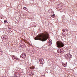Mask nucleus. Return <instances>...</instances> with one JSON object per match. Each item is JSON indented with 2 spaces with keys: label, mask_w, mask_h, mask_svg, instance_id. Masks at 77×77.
<instances>
[{
  "label": "nucleus",
  "mask_w": 77,
  "mask_h": 77,
  "mask_svg": "<svg viewBox=\"0 0 77 77\" xmlns=\"http://www.w3.org/2000/svg\"><path fill=\"white\" fill-rule=\"evenodd\" d=\"M12 59L14 60H19L18 58L14 56H12Z\"/></svg>",
  "instance_id": "nucleus-5"
},
{
  "label": "nucleus",
  "mask_w": 77,
  "mask_h": 77,
  "mask_svg": "<svg viewBox=\"0 0 77 77\" xmlns=\"http://www.w3.org/2000/svg\"><path fill=\"white\" fill-rule=\"evenodd\" d=\"M32 68L33 69H35V67H32Z\"/></svg>",
  "instance_id": "nucleus-19"
},
{
  "label": "nucleus",
  "mask_w": 77,
  "mask_h": 77,
  "mask_svg": "<svg viewBox=\"0 0 77 77\" xmlns=\"http://www.w3.org/2000/svg\"><path fill=\"white\" fill-rule=\"evenodd\" d=\"M30 69H33L32 68V67H30Z\"/></svg>",
  "instance_id": "nucleus-18"
},
{
  "label": "nucleus",
  "mask_w": 77,
  "mask_h": 77,
  "mask_svg": "<svg viewBox=\"0 0 77 77\" xmlns=\"http://www.w3.org/2000/svg\"><path fill=\"white\" fill-rule=\"evenodd\" d=\"M48 38V33L47 32L37 36L35 38V40H39L42 41H45Z\"/></svg>",
  "instance_id": "nucleus-1"
},
{
  "label": "nucleus",
  "mask_w": 77,
  "mask_h": 77,
  "mask_svg": "<svg viewBox=\"0 0 77 77\" xmlns=\"http://www.w3.org/2000/svg\"><path fill=\"white\" fill-rule=\"evenodd\" d=\"M57 51L58 53H61L62 54L64 53V51H62V49H60V48H58V49Z\"/></svg>",
  "instance_id": "nucleus-4"
},
{
  "label": "nucleus",
  "mask_w": 77,
  "mask_h": 77,
  "mask_svg": "<svg viewBox=\"0 0 77 77\" xmlns=\"http://www.w3.org/2000/svg\"><path fill=\"white\" fill-rule=\"evenodd\" d=\"M52 17H53V18H54V17H56V16L55 15V14H53L52 15Z\"/></svg>",
  "instance_id": "nucleus-12"
},
{
  "label": "nucleus",
  "mask_w": 77,
  "mask_h": 77,
  "mask_svg": "<svg viewBox=\"0 0 77 77\" xmlns=\"http://www.w3.org/2000/svg\"><path fill=\"white\" fill-rule=\"evenodd\" d=\"M39 61L40 63H43L44 62V59H41L40 60H39Z\"/></svg>",
  "instance_id": "nucleus-9"
},
{
  "label": "nucleus",
  "mask_w": 77,
  "mask_h": 77,
  "mask_svg": "<svg viewBox=\"0 0 77 77\" xmlns=\"http://www.w3.org/2000/svg\"><path fill=\"white\" fill-rule=\"evenodd\" d=\"M9 31H11H11H12V29L10 28L9 29Z\"/></svg>",
  "instance_id": "nucleus-14"
},
{
  "label": "nucleus",
  "mask_w": 77,
  "mask_h": 77,
  "mask_svg": "<svg viewBox=\"0 0 77 77\" xmlns=\"http://www.w3.org/2000/svg\"><path fill=\"white\" fill-rule=\"evenodd\" d=\"M25 10H26V11H27V8H25Z\"/></svg>",
  "instance_id": "nucleus-16"
},
{
  "label": "nucleus",
  "mask_w": 77,
  "mask_h": 77,
  "mask_svg": "<svg viewBox=\"0 0 77 77\" xmlns=\"http://www.w3.org/2000/svg\"><path fill=\"white\" fill-rule=\"evenodd\" d=\"M57 47H58V48H61V47H63L64 46V44L60 41L57 42Z\"/></svg>",
  "instance_id": "nucleus-2"
},
{
  "label": "nucleus",
  "mask_w": 77,
  "mask_h": 77,
  "mask_svg": "<svg viewBox=\"0 0 77 77\" xmlns=\"http://www.w3.org/2000/svg\"><path fill=\"white\" fill-rule=\"evenodd\" d=\"M66 56L67 57V59H68V57H70V58H71L72 55H71V54H69V55H66Z\"/></svg>",
  "instance_id": "nucleus-8"
},
{
  "label": "nucleus",
  "mask_w": 77,
  "mask_h": 77,
  "mask_svg": "<svg viewBox=\"0 0 77 77\" xmlns=\"http://www.w3.org/2000/svg\"><path fill=\"white\" fill-rule=\"evenodd\" d=\"M45 76L44 75H42L41 76V77H45Z\"/></svg>",
  "instance_id": "nucleus-17"
},
{
  "label": "nucleus",
  "mask_w": 77,
  "mask_h": 77,
  "mask_svg": "<svg viewBox=\"0 0 77 77\" xmlns=\"http://www.w3.org/2000/svg\"><path fill=\"white\" fill-rule=\"evenodd\" d=\"M26 56V55L25 53L22 54L20 56V57L21 58H22L23 59H24L25 58V57Z\"/></svg>",
  "instance_id": "nucleus-6"
},
{
  "label": "nucleus",
  "mask_w": 77,
  "mask_h": 77,
  "mask_svg": "<svg viewBox=\"0 0 77 77\" xmlns=\"http://www.w3.org/2000/svg\"><path fill=\"white\" fill-rule=\"evenodd\" d=\"M0 55H2V54H3V51H2V50L0 49Z\"/></svg>",
  "instance_id": "nucleus-10"
},
{
  "label": "nucleus",
  "mask_w": 77,
  "mask_h": 77,
  "mask_svg": "<svg viewBox=\"0 0 77 77\" xmlns=\"http://www.w3.org/2000/svg\"><path fill=\"white\" fill-rule=\"evenodd\" d=\"M25 2H27V0H24Z\"/></svg>",
  "instance_id": "nucleus-20"
},
{
  "label": "nucleus",
  "mask_w": 77,
  "mask_h": 77,
  "mask_svg": "<svg viewBox=\"0 0 77 77\" xmlns=\"http://www.w3.org/2000/svg\"><path fill=\"white\" fill-rule=\"evenodd\" d=\"M65 31H67V30L65 29H63L62 30V33L63 35H65L64 34V32H65Z\"/></svg>",
  "instance_id": "nucleus-7"
},
{
  "label": "nucleus",
  "mask_w": 77,
  "mask_h": 77,
  "mask_svg": "<svg viewBox=\"0 0 77 77\" xmlns=\"http://www.w3.org/2000/svg\"><path fill=\"white\" fill-rule=\"evenodd\" d=\"M26 7H24L23 8V9H24V10H25V9H26Z\"/></svg>",
  "instance_id": "nucleus-15"
},
{
  "label": "nucleus",
  "mask_w": 77,
  "mask_h": 77,
  "mask_svg": "<svg viewBox=\"0 0 77 77\" xmlns=\"http://www.w3.org/2000/svg\"><path fill=\"white\" fill-rule=\"evenodd\" d=\"M49 43H48V44H49V45H51V41L49 40Z\"/></svg>",
  "instance_id": "nucleus-11"
},
{
  "label": "nucleus",
  "mask_w": 77,
  "mask_h": 77,
  "mask_svg": "<svg viewBox=\"0 0 77 77\" xmlns=\"http://www.w3.org/2000/svg\"><path fill=\"white\" fill-rule=\"evenodd\" d=\"M2 38L3 41H4V42H6L8 40V39L5 36L2 35Z\"/></svg>",
  "instance_id": "nucleus-3"
},
{
  "label": "nucleus",
  "mask_w": 77,
  "mask_h": 77,
  "mask_svg": "<svg viewBox=\"0 0 77 77\" xmlns=\"http://www.w3.org/2000/svg\"><path fill=\"white\" fill-rule=\"evenodd\" d=\"M5 23H7V20H4Z\"/></svg>",
  "instance_id": "nucleus-13"
}]
</instances>
